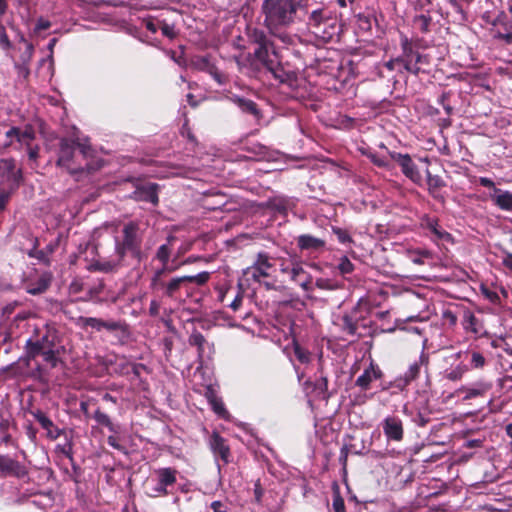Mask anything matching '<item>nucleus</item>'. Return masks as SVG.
I'll list each match as a JSON object with an SVG mask.
<instances>
[{
    "label": "nucleus",
    "instance_id": "nucleus-35",
    "mask_svg": "<svg viewBox=\"0 0 512 512\" xmlns=\"http://www.w3.org/2000/svg\"><path fill=\"white\" fill-rule=\"evenodd\" d=\"M363 155L370 159V161L377 167L384 168L387 170H391L393 168V164L390 159L386 156H380L376 152L371 151L370 149L363 150L361 149Z\"/></svg>",
    "mask_w": 512,
    "mask_h": 512
},
{
    "label": "nucleus",
    "instance_id": "nucleus-6",
    "mask_svg": "<svg viewBox=\"0 0 512 512\" xmlns=\"http://www.w3.org/2000/svg\"><path fill=\"white\" fill-rule=\"evenodd\" d=\"M401 61L402 67L406 72L414 75L429 72V57L419 51L416 43L408 39L407 36L401 37Z\"/></svg>",
    "mask_w": 512,
    "mask_h": 512
},
{
    "label": "nucleus",
    "instance_id": "nucleus-33",
    "mask_svg": "<svg viewBox=\"0 0 512 512\" xmlns=\"http://www.w3.org/2000/svg\"><path fill=\"white\" fill-rule=\"evenodd\" d=\"M493 202L502 210L512 211V193L498 188H494L490 195Z\"/></svg>",
    "mask_w": 512,
    "mask_h": 512
},
{
    "label": "nucleus",
    "instance_id": "nucleus-37",
    "mask_svg": "<svg viewBox=\"0 0 512 512\" xmlns=\"http://www.w3.org/2000/svg\"><path fill=\"white\" fill-rule=\"evenodd\" d=\"M316 288L327 291H335L343 287V283L332 278H317L313 284Z\"/></svg>",
    "mask_w": 512,
    "mask_h": 512
},
{
    "label": "nucleus",
    "instance_id": "nucleus-10",
    "mask_svg": "<svg viewBox=\"0 0 512 512\" xmlns=\"http://www.w3.org/2000/svg\"><path fill=\"white\" fill-rule=\"evenodd\" d=\"M77 325L82 329L92 328L95 332L106 330L108 332H120L122 336L127 337L129 334L128 325L125 321L121 320H104L96 317L80 316L77 320Z\"/></svg>",
    "mask_w": 512,
    "mask_h": 512
},
{
    "label": "nucleus",
    "instance_id": "nucleus-45",
    "mask_svg": "<svg viewBox=\"0 0 512 512\" xmlns=\"http://www.w3.org/2000/svg\"><path fill=\"white\" fill-rule=\"evenodd\" d=\"M270 207L281 214H286L289 201L283 197H275L269 201Z\"/></svg>",
    "mask_w": 512,
    "mask_h": 512
},
{
    "label": "nucleus",
    "instance_id": "nucleus-55",
    "mask_svg": "<svg viewBox=\"0 0 512 512\" xmlns=\"http://www.w3.org/2000/svg\"><path fill=\"white\" fill-rule=\"evenodd\" d=\"M428 185L431 190L435 191L436 189L444 187L445 182L441 177H439L437 175L433 176L428 172Z\"/></svg>",
    "mask_w": 512,
    "mask_h": 512
},
{
    "label": "nucleus",
    "instance_id": "nucleus-28",
    "mask_svg": "<svg viewBox=\"0 0 512 512\" xmlns=\"http://www.w3.org/2000/svg\"><path fill=\"white\" fill-rule=\"evenodd\" d=\"M325 245V240L310 234H301L297 237V246L301 251L320 252Z\"/></svg>",
    "mask_w": 512,
    "mask_h": 512
},
{
    "label": "nucleus",
    "instance_id": "nucleus-1",
    "mask_svg": "<svg viewBox=\"0 0 512 512\" xmlns=\"http://www.w3.org/2000/svg\"><path fill=\"white\" fill-rule=\"evenodd\" d=\"M298 7L297 0H263L261 5V14L264 16L263 26L282 42L290 44L291 36L280 30L295 22Z\"/></svg>",
    "mask_w": 512,
    "mask_h": 512
},
{
    "label": "nucleus",
    "instance_id": "nucleus-46",
    "mask_svg": "<svg viewBox=\"0 0 512 512\" xmlns=\"http://www.w3.org/2000/svg\"><path fill=\"white\" fill-rule=\"evenodd\" d=\"M293 350L295 357L300 363L306 364L310 361V352L303 348L299 343H294Z\"/></svg>",
    "mask_w": 512,
    "mask_h": 512
},
{
    "label": "nucleus",
    "instance_id": "nucleus-32",
    "mask_svg": "<svg viewBox=\"0 0 512 512\" xmlns=\"http://www.w3.org/2000/svg\"><path fill=\"white\" fill-rule=\"evenodd\" d=\"M175 240L174 236L167 238V243L162 244L156 251L155 259L162 263L161 268H166V271H174L175 268L168 265L171 256V242Z\"/></svg>",
    "mask_w": 512,
    "mask_h": 512
},
{
    "label": "nucleus",
    "instance_id": "nucleus-22",
    "mask_svg": "<svg viewBox=\"0 0 512 512\" xmlns=\"http://www.w3.org/2000/svg\"><path fill=\"white\" fill-rule=\"evenodd\" d=\"M491 389V384L479 382L471 387H462L450 393V398H458L461 400L471 399L485 394Z\"/></svg>",
    "mask_w": 512,
    "mask_h": 512
},
{
    "label": "nucleus",
    "instance_id": "nucleus-36",
    "mask_svg": "<svg viewBox=\"0 0 512 512\" xmlns=\"http://www.w3.org/2000/svg\"><path fill=\"white\" fill-rule=\"evenodd\" d=\"M470 278L467 271L459 266H451L450 265V283L451 282H459L464 285V289L469 291L470 286L467 284V280Z\"/></svg>",
    "mask_w": 512,
    "mask_h": 512
},
{
    "label": "nucleus",
    "instance_id": "nucleus-56",
    "mask_svg": "<svg viewBox=\"0 0 512 512\" xmlns=\"http://www.w3.org/2000/svg\"><path fill=\"white\" fill-rule=\"evenodd\" d=\"M0 46L4 50H10L12 48V43L6 33L4 25L0 24Z\"/></svg>",
    "mask_w": 512,
    "mask_h": 512
},
{
    "label": "nucleus",
    "instance_id": "nucleus-12",
    "mask_svg": "<svg viewBox=\"0 0 512 512\" xmlns=\"http://www.w3.org/2000/svg\"><path fill=\"white\" fill-rule=\"evenodd\" d=\"M27 466L9 454H0V476L23 479L28 476Z\"/></svg>",
    "mask_w": 512,
    "mask_h": 512
},
{
    "label": "nucleus",
    "instance_id": "nucleus-40",
    "mask_svg": "<svg viewBox=\"0 0 512 512\" xmlns=\"http://www.w3.org/2000/svg\"><path fill=\"white\" fill-rule=\"evenodd\" d=\"M40 356L43 357V360L49 364L51 368H56L58 364L62 362L59 357V350L56 347L44 351Z\"/></svg>",
    "mask_w": 512,
    "mask_h": 512
},
{
    "label": "nucleus",
    "instance_id": "nucleus-23",
    "mask_svg": "<svg viewBox=\"0 0 512 512\" xmlns=\"http://www.w3.org/2000/svg\"><path fill=\"white\" fill-rule=\"evenodd\" d=\"M383 377V372L378 365L373 362L370 363L369 367L366 368L363 373L356 379L355 385L361 388V390H369L371 383L374 380H379Z\"/></svg>",
    "mask_w": 512,
    "mask_h": 512
},
{
    "label": "nucleus",
    "instance_id": "nucleus-24",
    "mask_svg": "<svg viewBox=\"0 0 512 512\" xmlns=\"http://www.w3.org/2000/svg\"><path fill=\"white\" fill-rule=\"evenodd\" d=\"M132 363L125 355H113L105 360V365L118 376H128Z\"/></svg>",
    "mask_w": 512,
    "mask_h": 512
},
{
    "label": "nucleus",
    "instance_id": "nucleus-19",
    "mask_svg": "<svg viewBox=\"0 0 512 512\" xmlns=\"http://www.w3.org/2000/svg\"><path fill=\"white\" fill-rule=\"evenodd\" d=\"M30 414L35 418L40 426L46 430V436L50 440H56L64 433V430L58 428L41 409L31 410Z\"/></svg>",
    "mask_w": 512,
    "mask_h": 512
},
{
    "label": "nucleus",
    "instance_id": "nucleus-51",
    "mask_svg": "<svg viewBox=\"0 0 512 512\" xmlns=\"http://www.w3.org/2000/svg\"><path fill=\"white\" fill-rule=\"evenodd\" d=\"M9 421L6 419L1 420L0 422V433L2 435L1 441L2 443L8 445L12 442V436L9 433Z\"/></svg>",
    "mask_w": 512,
    "mask_h": 512
},
{
    "label": "nucleus",
    "instance_id": "nucleus-31",
    "mask_svg": "<svg viewBox=\"0 0 512 512\" xmlns=\"http://www.w3.org/2000/svg\"><path fill=\"white\" fill-rule=\"evenodd\" d=\"M122 261L123 260H120L119 257L117 258V260H95L89 265L88 269L91 272L112 273L117 271Z\"/></svg>",
    "mask_w": 512,
    "mask_h": 512
},
{
    "label": "nucleus",
    "instance_id": "nucleus-49",
    "mask_svg": "<svg viewBox=\"0 0 512 512\" xmlns=\"http://www.w3.org/2000/svg\"><path fill=\"white\" fill-rule=\"evenodd\" d=\"M431 258V253L428 250H415L410 252V259L415 264H424V259Z\"/></svg>",
    "mask_w": 512,
    "mask_h": 512
},
{
    "label": "nucleus",
    "instance_id": "nucleus-63",
    "mask_svg": "<svg viewBox=\"0 0 512 512\" xmlns=\"http://www.w3.org/2000/svg\"><path fill=\"white\" fill-rule=\"evenodd\" d=\"M37 288H34V289H31L30 290V293L35 295V294H40V293H43L47 290L48 286H49V281L41 278L38 283H37Z\"/></svg>",
    "mask_w": 512,
    "mask_h": 512
},
{
    "label": "nucleus",
    "instance_id": "nucleus-18",
    "mask_svg": "<svg viewBox=\"0 0 512 512\" xmlns=\"http://www.w3.org/2000/svg\"><path fill=\"white\" fill-rule=\"evenodd\" d=\"M480 292L486 300L497 306H503L505 300L508 298L507 289L493 283H482L480 285Z\"/></svg>",
    "mask_w": 512,
    "mask_h": 512
},
{
    "label": "nucleus",
    "instance_id": "nucleus-7",
    "mask_svg": "<svg viewBox=\"0 0 512 512\" xmlns=\"http://www.w3.org/2000/svg\"><path fill=\"white\" fill-rule=\"evenodd\" d=\"M486 364L485 357L475 350L459 351L452 356L450 363V380L461 379L470 368H482Z\"/></svg>",
    "mask_w": 512,
    "mask_h": 512
},
{
    "label": "nucleus",
    "instance_id": "nucleus-38",
    "mask_svg": "<svg viewBox=\"0 0 512 512\" xmlns=\"http://www.w3.org/2000/svg\"><path fill=\"white\" fill-rule=\"evenodd\" d=\"M333 503L332 507L334 512H346L345 502L340 493V487L337 481L332 483Z\"/></svg>",
    "mask_w": 512,
    "mask_h": 512
},
{
    "label": "nucleus",
    "instance_id": "nucleus-26",
    "mask_svg": "<svg viewBox=\"0 0 512 512\" xmlns=\"http://www.w3.org/2000/svg\"><path fill=\"white\" fill-rule=\"evenodd\" d=\"M261 66L270 72L273 77L281 83H288L295 77L293 72L286 71L284 69V67L279 62L278 55L271 58V65L263 64Z\"/></svg>",
    "mask_w": 512,
    "mask_h": 512
},
{
    "label": "nucleus",
    "instance_id": "nucleus-42",
    "mask_svg": "<svg viewBox=\"0 0 512 512\" xmlns=\"http://www.w3.org/2000/svg\"><path fill=\"white\" fill-rule=\"evenodd\" d=\"M342 329L349 335L357 334V321L352 314H345L342 317Z\"/></svg>",
    "mask_w": 512,
    "mask_h": 512
},
{
    "label": "nucleus",
    "instance_id": "nucleus-14",
    "mask_svg": "<svg viewBox=\"0 0 512 512\" xmlns=\"http://www.w3.org/2000/svg\"><path fill=\"white\" fill-rule=\"evenodd\" d=\"M208 445L216 460H221L224 465L231 462V450L228 441L213 431L208 438Z\"/></svg>",
    "mask_w": 512,
    "mask_h": 512
},
{
    "label": "nucleus",
    "instance_id": "nucleus-64",
    "mask_svg": "<svg viewBox=\"0 0 512 512\" xmlns=\"http://www.w3.org/2000/svg\"><path fill=\"white\" fill-rule=\"evenodd\" d=\"M181 134L182 136L186 137L188 141L191 142L193 145L197 144V139L187 124L183 125Z\"/></svg>",
    "mask_w": 512,
    "mask_h": 512
},
{
    "label": "nucleus",
    "instance_id": "nucleus-39",
    "mask_svg": "<svg viewBox=\"0 0 512 512\" xmlns=\"http://www.w3.org/2000/svg\"><path fill=\"white\" fill-rule=\"evenodd\" d=\"M191 67L195 70L208 73L211 70L213 63L210 62L208 56H195L191 59Z\"/></svg>",
    "mask_w": 512,
    "mask_h": 512
},
{
    "label": "nucleus",
    "instance_id": "nucleus-21",
    "mask_svg": "<svg viewBox=\"0 0 512 512\" xmlns=\"http://www.w3.org/2000/svg\"><path fill=\"white\" fill-rule=\"evenodd\" d=\"M132 198L136 201H143L157 205L159 202L158 185L155 183H148L137 186L132 194Z\"/></svg>",
    "mask_w": 512,
    "mask_h": 512
},
{
    "label": "nucleus",
    "instance_id": "nucleus-8",
    "mask_svg": "<svg viewBox=\"0 0 512 512\" xmlns=\"http://www.w3.org/2000/svg\"><path fill=\"white\" fill-rule=\"evenodd\" d=\"M307 25L316 37L324 41L331 40L336 30V20L324 8L313 10L308 16Z\"/></svg>",
    "mask_w": 512,
    "mask_h": 512
},
{
    "label": "nucleus",
    "instance_id": "nucleus-58",
    "mask_svg": "<svg viewBox=\"0 0 512 512\" xmlns=\"http://www.w3.org/2000/svg\"><path fill=\"white\" fill-rule=\"evenodd\" d=\"M28 158L30 161L36 162L39 157L40 148L38 145L32 146L28 142L26 143Z\"/></svg>",
    "mask_w": 512,
    "mask_h": 512
},
{
    "label": "nucleus",
    "instance_id": "nucleus-5",
    "mask_svg": "<svg viewBox=\"0 0 512 512\" xmlns=\"http://www.w3.org/2000/svg\"><path fill=\"white\" fill-rule=\"evenodd\" d=\"M58 342V330L49 324H46L42 330L35 329V334L30 337L24 346V360L29 365L31 360H35L46 350L55 348Z\"/></svg>",
    "mask_w": 512,
    "mask_h": 512
},
{
    "label": "nucleus",
    "instance_id": "nucleus-17",
    "mask_svg": "<svg viewBox=\"0 0 512 512\" xmlns=\"http://www.w3.org/2000/svg\"><path fill=\"white\" fill-rule=\"evenodd\" d=\"M75 147L76 141L68 138H62L59 144L57 165L67 168L71 173L77 170V168L72 167Z\"/></svg>",
    "mask_w": 512,
    "mask_h": 512
},
{
    "label": "nucleus",
    "instance_id": "nucleus-59",
    "mask_svg": "<svg viewBox=\"0 0 512 512\" xmlns=\"http://www.w3.org/2000/svg\"><path fill=\"white\" fill-rule=\"evenodd\" d=\"M15 192H10L9 188H5L2 192H0V211H3L11 197Z\"/></svg>",
    "mask_w": 512,
    "mask_h": 512
},
{
    "label": "nucleus",
    "instance_id": "nucleus-30",
    "mask_svg": "<svg viewBox=\"0 0 512 512\" xmlns=\"http://www.w3.org/2000/svg\"><path fill=\"white\" fill-rule=\"evenodd\" d=\"M205 397L216 415L223 419H227L229 417V412L214 389L208 388L205 393Z\"/></svg>",
    "mask_w": 512,
    "mask_h": 512
},
{
    "label": "nucleus",
    "instance_id": "nucleus-2",
    "mask_svg": "<svg viewBox=\"0 0 512 512\" xmlns=\"http://www.w3.org/2000/svg\"><path fill=\"white\" fill-rule=\"evenodd\" d=\"M171 272L172 271H166V268H159L155 270L151 278L150 288L154 292L159 293L162 298H167L172 301L180 300L182 297V289L188 290L190 288V284L203 286L210 279V273L207 271L200 272L196 275L166 278V275Z\"/></svg>",
    "mask_w": 512,
    "mask_h": 512
},
{
    "label": "nucleus",
    "instance_id": "nucleus-43",
    "mask_svg": "<svg viewBox=\"0 0 512 512\" xmlns=\"http://www.w3.org/2000/svg\"><path fill=\"white\" fill-rule=\"evenodd\" d=\"M315 390L321 395L322 399L327 400L331 397V393L328 391V378L322 372L320 378L315 382Z\"/></svg>",
    "mask_w": 512,
    "mask_h": 512
},
{
    "label": "nucleus",
    "instance_id": "nucleus-11",
    "mask_svg": "<svg viewBox=\"0 0 512 512\" xmlns=\"http://www.w3.org/2000/svg\"><path fill=\"white\" fill-rule=\"evenodd\" d=\"M178 470L174 467H161L154 470L156 485L153 488L154 497H165L171 494L170 487L177 482Z\"/></svg>",
    "mask_w": 512,
    "mask_h": 512
},
{
    "label": "nucleus",
    "instance_id": "nucleus-48",
    "mask_svg": "<svg viewBox=\"0 0 512 512\" xmlns=\"http://www.w3.org/2000/svg\"><path fill=\"white\" fill-rule=\"evenodd\" d=\"M36 137L35 131L31 125H26L24 130H21L20 132V138L19 143H23L26 146V143L28 142L31 144V141H33Z\"/></svg>",
    "mask_w": 512,
    "mask_h": 512
},
{
    "label": "nucleus",
    "instance_id": "nucleus-27",
    "mask_svg": "<svg viewBox=\"0 0 512 512\" xmlns=\"http://www.w3.org/2000/svg\"><path fill=\"white\" fill-rule=\"evenodd\" d=\"M38 240H35L34 247L27 253L30 258H35L39 262L49 266L51 264V255L57 249L59 242L58 240L50 242L43 249H37Z\"/></svg>",
    "mask_w": 512,
    "mask_h": 512
},
{
    "label": "nucleus",
    "instance_id": "nucleus-54",
    "mask_svg": "<svg viewBox=\"0 0 512 512\" xmlns=\"http://www.w3.org/2000/svg\"><path fill=\"white\" fill-rule=\"evenodd\" d=\"M384 67L389 71H398L402 73L405 71L402 67L401 55L397 58L391 59L384 63Z\"/></svg>",
    "mask_w": 512,
    "mask_h": 512
},
{
    "label": "nucleus",
    "instance_id": "nucleus-44",
    "mask_svg": "<svg viewBox=\"0 0 512 512\" xmlns=\"http://www.w3.org/2000/svg\"><path fill=\"white\" fill-rule=\"evenodd\" d=\"M93 418L98 424L107 427L111 432H116L115 425L112 423L110 417L105 412L97 409L94 412Z\"/></svg>",
    "mask_w": 512,
    "mask_h": 512
},
{
    "label": "nucleus",
    "instance_id": "nucleus-52",
    "mask_svg": "<svg viewBox=\"0 0 512 512\" xmlns=\"http://www.w3.org/2000/svg\"><path fill=\"white\" fill-rule=\"evenodd\" d=\"M338 269L342 275L350 274L354 271V264L348 259V257L343 256L340 258Z\"/></svg>",
    "mask_w": 512,
    "mask_h": 512
},
{
    "label": "nucleus",
    "instance_id": "nucleus-53",
    "mask_svg": "<svg viewBox=\"0 0 512 512\" xmlns=\"http://www.w3.org/2000/svg\"><path fill=\"white\" fill-rule=\"evenodd\" d=\"M372 16L366 14H358L357 23L361 30L370 31L372 28Z\"/></svg>",
    "mask_w": 512,
    "mask_h": 512
},
{
    "label": "nucleus",
    "instance_id": "nucleus-15",
    "mask_svg": "<svg viewBox=\"0 0 512 512\" xmlns=\"http://www.w3.org/2000/svg\"><path fill=\"white\" fill-rule=\"evenodd\" d=\"M188 344L191 347L197 349V359L200 364L204 362V358H210L211 354L214 353V344L209 343L205 336L198 331L193 329L188 337Z\"/></svg>",
    "mask_w": 512,
    "mask_h": 512
},
{
    "label": "nucleus",
    "instance_id": "nucleus-20",
    "mask_svg": "<svg viewBox=\"0 0 512 512\" xmlns=\"http://www.w3.org/2000/svg\"><path fill=\"white\" fill-rule=\"evenodd\" d=\"M382 428L388 440L399 442L403 439L402 421L397 416H388L382 422Z\"/></svg>",
    "mask_w": 512,
    "mask_h": 512
},
{
    "label": "nucleus",
    "instance_id": "nucleus-9",
    "mask_svg": "<svg viewBox=\"0 0 512 512\" xmlns=\"http://www.w3.org/2000/svg\"><path fill=\"white\" fill-rule=\"evenodd\" d=\"M0 179L5 188L16 192L25 180L22 164L11 156L0 158Z\"/></svg>",
    "mask_w": 512,
    "mask_h": 512
},
{
    "label": "nucleus",
    "instance_id": "nucleus-34",
    "mask_svg": "<svg viewBox=\"0 0 512 512\" xmlns=\"http://www.w3.org/2000/svg\"><path fill=\"white\" fill-rule=\"evenodd\" d=\"M419 372L420 364L418 362H414L409 366V369L405 373L404 377L396 379L393 385L399 389H403L419 375Z\"/></svg>",
    "mask_w": 512,
    "mask_h": 512
},
{
    "label": "nucleus",
    "instance_id": "nucleus-47",
    "mask_svg": "<svg viewBox=\"0 0 512 512\" xmlns=\"http://www.w3.org/2000/svg\"><path fill=\"white\" fill-rule=\"evenodd\" d=\"M332 232L336 235L338 241L341 244H351L353 243V239L350 236L349 232L346 229H342L339 227H332Z\"/></svg>",
    "mask_w": 512,
    "mask_h": 512
},
{
    "label": "nucleus",
    "instance_id": "nucleus-62",
    "mask_svg": "<svg viewBox=\"0 0 512 512\" xmlns=\"http://www.w3.org/2000/svg\"><path fill=\"white\" fill-rule=\"evenodd\" d=\"M142 370L147 371V366L145 364L133 362L132 369L129 370V375L133 374L135 376V378L139 379L141 376Z\"/></svg>",
    "mask_w": 512,
    "mask_h": 512
},
{
    "label": "nucleus",
    "instance_id": "nucleus-57",
    "mask_svg": "<svg viewBox=\"0 0 512 512\" xmlns=\"http://www.w3.org/2000/svg\"><path fill=\"white\" fill-rule=\"evenodd\" d=\"M160 29L162 34L169 39H174L177 36V32L175 31L173 25L163 22L160 26Z\"/></svg>",
    "mask_w": 512,
    "mask_h": 512
},
{
    "label": "nucleus",
    "instance_id": "nucleus-50",
    "mask_svg": "<svg viewBox=\"0 0 512 512\" xmlns=\"http://www.w3.org/2000/svg\"><path fill=\"white\" fill-rule=\"evenodd\" d=\"M209 75L219 84L225 85L228 82V76L221 72L215 64L212 65L211 70L208 72Z\"/></svg>",
    "mask_w": 512,
    "mask_h": 512
},
{
    "label": "nucleus",
    "instance_id": "nucleus-13",
    "mask_svg": "<svg viewBox=\"0 0 512 512\" xmlns=\"http://www.w3.org/2000/svg\"><path fill=\"white\" fill-rule=\"evenodd\" d=\"M271 259L272 258L266 252L257 253L255 261L250 267L244 270V274H250L254 282L261 283V278L269 277V270L274 267Z\"/></svg>",
    "mask_w": 512,
    "mask_h": 512
},
{
    "label": "nucleus",
    "instance_id": "nucleus-16",
    "mask_svg": "<svg viewBox=\"0 0 512 512\" xmlns=\"http://www.w3.org/2000/svg\"><path fill=\"white\" fill-rule=\"evenodd\" d=\"M388 153L390 158L400 165L403 174L407 178L414 183L421 181V174L409 154H401L394 151H389Z\"/></svg>",
    "mask_w": 512,
    "mask_h": 512
},
{
    "label": "nucleus",
    "instance_id": "nucleus-3",
    "mask_svg": "<svg viewBox=\"0 0 512 512\" xmlns=\"http://www.w3.org/2000/svg\"><path fill=\"white\" fill-rule=\"evenodd\" d=\"M245 35L247 41L251 46H254L253 53L248 54V60L252 66L258 67L259 65H271V58L277 56L275 43L272 39V34L264 29L247 25L245 28Z\"/></svg>",
    "mask_w": 512,
    "mask_h": 512
},
{
    "label": "nucleus",
    "instance_id": "nucleus-41",
    "mask_svg": "<svg viewBox=\"0 0 512 512\" xmlns=\"http://www.w3.org/2000/svg\"><path fill=\"white\" fill-rule=\"evenodd\" d=\"M459 313H462L463 327L468 331L477 333L478 332L477 321H476L474 314L471 311H466V310L460 311Z\"/></svg>",
    "mask_w": 512,
    "mask_h": 512
},
{
    "label": "nucleus",
    "instance_id": "nucleus-60",
    "mask_svg": "<svg viewBox=\"0 0 512 512\" xmlns=\"http://www.w3.org/2000/svg\"><path fill=\"white\" fill-rule=\"evenodd\" d=\"M51 26H52V23L49 20L44 19L43 17H40L36 22L34 32L39 33L40 31L49 29Z\"/></svg>",
    "mask_w": 512,
    "mask_h": 512
},
{
    "label": "nucleus",
    "instance_id": "nucleus-25",
    "mask_svg": "<svg viewBox=\"0 0 512 512\" xmlns=\"http://www.w3.org/2000/svg\"><path fill=\"white\" fill-rule=\"evenodd\" d=\"M290 279L298 284L305 292L313 291L312 276L304 270L301 264H293L290 270Z\"/></svg>",
    "mask_w": 512,
    "mask_h": 512
},
{
    "label": "nucleus",
    "instance_id": "nucleus-29",
    "mask_svg": "<svg viewBox=\"0 0 512 512\" xmlns=\"http://www.w3.org/2000/svg\"><path fill=\"white\" fill-rule=\"evenodd\" d=\"M232 101L243 113L253 116L256 121H260L263 118L261 110L253 100L234 96Z\"/></svg>",
    "mask_w": 512,
    "mask_h": 512
},
{
    "label": "nucleus",
    "instance_id": "nucleus-61",
    "mask_svg": "<svg viewBox=\"0 0 512 512\" xmlns=\"http://www.w3.org/2000/svg\"><path fill=\"white\" fill-rule=\"evenodd\" d=\"M253 492H254L255 502L261 503V500H262V497L264 494V489H263L259 479L254 483V491Z\"/></svg>",
    "mask_w": 512,
    "mask_h": 512
},
{
    "label": "nucleus",
    "instance_id": "nucleus-4",
    "mask_svg": "<svg viewBox=\"0 0 512 512\" xmlns=\"http://www.w3.org/2000/svg\"><path fill=\"white\" fill-rule=\"evenodd\" d=\"M143 236L138 221H129L122 228L121 240H116L115 252L120 260L126 255H131L134 259L140 261L142 258Z\"/></svg>",
    "mask_w": 512,
    "mask_h": 512
}]
</instances>
